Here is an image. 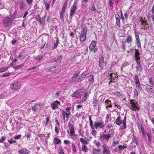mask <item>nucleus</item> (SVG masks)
Masks as SVG:
<instances>
[{
  "label": "nucleus",
  "instance_id": "obj_17",
  "mask_svg": "<svg viewBox=\"0 0 154 154\" xmlns=\"http://www.w3.org/2000/svg\"><path fill=\"white\" fill-rule=\"evenodd\" d=\"M41 106L42 105H41L35 104L34 106L32 108V109L33 111L34 112H36L37 110L40 109L41 107Z\"/></svg>",
  "mask_w": 154,
  "mask_h": 154
},
{
  "label": "nucleus",
  "instance_id": "obj_25",
  "mask_svg": "<svg viewBox=\"0 0 154 154\" xmlns=\"http://www.w3.org/2000/svg\"><path fill=\"white\" fill-rule=\"evenodd\" d=\"M62 57L61 56H59L55 57L54 59V61L59 63H60L61 61Z\"/></svg>",
  "mask_w": 154,
  "mask_h": 154
},
{
  "label": "nucleus",
  "instance_id": "obj_6",
  "mask_svg": "<svg viewBox=\"0 0 154 154\" xmlns=\"http://www.w3.org/2000/svg\"><path fill=\"white\" fill-rule=\"evenodd\" d=\"M140 21L141 22V26L144 29H147L149 28V25L147 23V21L145 19V18L143 19L142 17H141Z\"/></svg>",
  "mask_w": 154,
  "mask_h": 154
},
{
  "label": "nucleus",
  "instance_id": "obj_7",
  "mask_svg": "<svg viewBox=\"0 0 154 154\" xmlns=\"http://www.w3.org/2000/svg\"><path fill=\"white\" fill-rule=\"evenodd\" d=\"M106 125V124H104L103 122H96L94 124V129H97L98 128H103Z\"/></svg>",
  "mask_w": 154,
  "mask_h": 154
},
{
  "label": "nucleus",
  "instance_id": "obj_53",
  "mask_svg": "<svg viewBox=\"0 0 154 154\" xmlns=\"http://www.w3.org/2000/svg\"><path fill=\"white\" fill-rule=\"evenodd\" d=\"M8 142L10 144H12V143H16L17 141L16 140H13L12 139H11L8 140Z\"/></svg>",
  "mask_w": 154,
  "mask_h": 154
},
{
  "label": "nucleus",
  "instance_id": "obj_55",
  "mask_svg": "<svg viewBox=\"0 0 154 154\" xmlns=\"http://www.w3.org/2000/svg\"><path fill=\"white\" fill-rule=\"evenodd\" d=\"M7 69H8V67L7 68L5 67L2 68L0 69V71L2 72H4Z\"/></svg>",
  "mask_w": 154,
  "mask_h": 154
},
{
  "label": "nucleus",
  "instance_id": "obj_11",
  "mask_svg": "<svg viewBox=\"0 0 154 154\" xmlns=\"http://www.w3.org/2000/svg\"><path fill=\"white\" fill-rule=\"evenodd\" d=\"M102 148L103 149V154H109L110 153V152L109 150L108 147L106 144H103Z\"/></svg>",
  "mask_w": 154,
  "mask_h": 154
},
{
  "label": "nucleus",
  "instance_id": "obj_5",
  "mask_svg": "<svg viewBox=\"0 0 154 154\" xmlns=\"http://www.w3.org/2000/svg\"><path fill=\"white\" fill-rule=\"evenodd\" d=\"M134 33L135 38V43L138 48H140L141 47V42L139 38V33L135 31H134Z\"/></svg>",
  "mask_w": 154,
  "mask_h": 154
},
{
  "label": "nucleus",
  "instance_id": "obj_30",
  "mask_svg": "<svg viewBox=\"0 0 154 154\" xmlns=\"http://www.w3.org/2000/svg\"><path fill=\"white\" fill-rule=\"evenodd\" d=\"M89 10L91 11H96V9L94 5V4H91V6L89 7Z\"/></svg>",
  "mask_w": 154,
  "mask_h": 154
},
{
  "label": "nucleus",
  "instance_id": "obj_22",
  "mask_svg": "<svg viewBox=\"0 0 154 154\" xmlns=\"http://www.w3.org/2000/svg\"><path fill=\"white\" fill-rule=\"evenodd\" d=\"M86 38V35L81 33L80 35V40L81 42L85 41Z\"/></svg>",
  "mask_w": 154,
  "mask_h": 154
},
{
  "label": "nucleus",
  "instance_id": "obj_63",
  "mask_svg": "<svg viewBox=\"0 0 154 154\" xmlns=\"http://www.w3.org/2000/svg\"><path fill=\"white\" fill-rule=\"evenodd\" d=\"M21 137V135H18L17 136H16L14 137V139H18L20 138Z\"/></svg>",
  "mask_w": 154,
  "mask_h": 154
},
{
  "label": "nucleus",
  "instance_id": "obj_58",
  "mask_svg": "<svg viewBox=\"0 0 154 154\" xmlns=\"http://www.w3.org/2000/svg\"><path fill=\"white\" fill-rule=\"evenodd\" d=\"M55 131L56 133L58 134L59 133V130L58 129L57 126H56L55 127Z\"/></svg>",
  "mask_w": 154,
  "mask_h": 154
},
{
  "label": "nucleus",
  "instance_id": "obj_19",
  "mask_svg": "<svg viewBox=\"0 0 154 154\" xmlns=\"http://www.w3.org/2000/svg\"><path fill=\"white\" fill-rule=\"evenodd\" d=\"M26 5V4L24 1H20L19 2V7L21 9H23Z\"/></svg>",
  "mask_w": 154,
  "mask_h": 154
},
{
  "label": "nucleus",
  "instance_id": "obj_9",
  "mask_svg": "<svg viewBox=\"0 0 154 154\" xmlns=\"http://www.w3.org/2000/svg\"><path fill=\"white\" fill-rule=\"evenodd\" d=\"M12 20L9 18L6 17L3 20L4 25L5 27H8L11 23Z\"/></svg>",
  "mask_w": 154,
  "mask_h": 154
},
{
  "label": "nucleus",
  "instance_id": "obj_18",
  "mask_svg": "<svg viewBox=\"0 0 154 154\" xmlns=\"http://www.w3.org/2000/svg\"><path fill=\"white\" fill-rule=\"evenodd\" d=\"M136 62L137 63V66H136V68L137 70L140 72H141L143 68H142L141 65L140 63V60H137V61H136Z\"/></svg>",
  "mask_w": 154,
  "mask_h": 154
},
{
  "label": "nucleus",
  "instance_id": "obj_34",
  "mask_svg": "<svg viewBox=\"0 0 154 154\" xmlns=\"http://www.w3.org/2000/svg\"><path fill=\"white\" fill-rule=\"evenodd\" d=\"M68 127L70 130H72L74 129L73 126V124L71 122H69Z\"/></svg>",
  "mask_w": 154,
  "mask_h": 154
},
{
  "label": "nucleus",
  "instance_id": "obj_44",
  "mask_svg": "<svg viewBox=\"0 0 154 154\" xmlns=\"http://www.w3.org/2000/svg\"><path fill=\"white\" fill-rule=\"evenodd\" d=\"M58 153L60 154H65L61 147L59 148Z\"/></svg>",
  "mask_w": 154,
  "mask_h": 154
},
{
  "label": "nucleus",
  "instance_id": "obj_43",
  "mask_svg": "<svg viewBox=\"0 0 154 154\" xmlns=\"http://www.w3.org/2000/svg\"><path fill=\"white\" fill-rule=\"evenodd\" d=\"M72 150L74 152H76V148L75 146L73 143H72Z\"/></svg>",
  "mask_w": 154,
  "mask_h": 154
},
{
  "label": "nucleus",
  "instance_id": "obj_2",
  "mask_svg": "<svg viewBox=\"0 0 154 154\" xmlns=\"http://www.w3.org/2000/svg\"><path fill=\"white\" fill-rule=\"evenodd\" d=\"M21 84L20 82L14 81L10 85L11 89L13 91H16L21 88Z\"/></svg>",
  "mask_w": 154,
  "mask_h": 154
},
{
  "label": "nucleus",
  "instance_id": "obj_10",
  "mask_svg": "<svg viewBox=\"0 0 154 154\" xmlns=\"http://www.w3.org/2000/svg\"><path fill=\"white\" fill-rule=\"evenodd\" d=\"M60 104V103L57 101H56L51 104V106L53 109L55 110L58 108V105Z\"/></svg>",
  "mask_w": 154,
  "mask_h": 154
},
{
  "label": "nucleus",
  "instance_id": "obj_52",
  "mask_svg": "<svg viewBox=\"0 0 154 154\" xmlns=\"http://www.w3.org/2000/svg\"><path fill=\"white\" fill-rule=\"evenodd\" d=\"M56 69V67L55 66H52L50 68V70L52 72H54L55 71Z\"/></svg>",
  "mask_w": 154,
  "mask_h": 154
},
{
  "label": "nucleus",
  "instance_id": "obj_61",
  "mask_svg": "<svg viewBox=\"0 0 154 154\" xmlns=\"http://www.w3.org/2000/svg\"><path fill=\"white\" fill-rule=\"evenodd\" d=\"M66 6L65 5H63V6L62 8V10L60 12L64 13L65 11V10Z\"/></svg>",
  "mask_w": 154,
  "mask_h": 154
},
{
  "label": "nucleus",
  "instance_id": "obj_26",
  "mask_svg": "<svg viewBox=\"0 0 154 154\" xmlns=\"http://www.w3.org/2000/svg\"><path fill=\"white\" fill-rule=\"evenodd\" d=\"M61 142V141L57 137H55L54 138V143L55 144H58Z\"/></svg>",
  "mask_w": 154,
  "mask_h": 154
},
{
  "label": "nucleus",
  "instance_id": "obj_39",
  "mask_svg": "<svg viewBox=\"0 0 154 154\" xmlns=\"http://www.w3.org/2000/svg\"><path fill=\"white\" fill-rule=\"evenodd\" d=\"M88 80L90 82H93L94 81V77L93 75H91L89 77Z\"/></svg>",
  "mask_w": 154,
  "mask_h": 154
},
{
  "label": "nucleus",
  "instance_id": "obj_40",
  "mask_svg": "<svg viewBox=\"0 0 154 154\" xmlns=\"http://www.w3.org/2000/svg\"><path fill=\"white\" fill-rule=\"evenodd\" d=\"M87 30V27H85L83 28V31L81 32V33L86 35Z\"/></svg>",
  "mask_w": 154,
  "mask_h": 154
},
{
  "label": "nucleus",
  "instance_id": "obj_3",
  "mask_svg": "<svg viewBox=\"0 0 154 154\" xmlns=\"http://www.w3.org/2000/svg\"><path fill=\"white\" fill-rule=\"evenodd\" d=\"M130 109L133 111H136L137 110H139L140 109L138 107V104L137 102L133 99L131 100L130 101Z\"/></svg>",
  "mask_w": 154,
  "mask_h": 154
},
{
  "label": "nucleus",
  "instance_id": "obj_14",
  "mask_svg": "<svg viewBox=\"0 0 154 154\" xmlns=\"http://www.w3.org/2000/svg\"><path fill=\"white\" fill-rule=\"evenodd\" d=\"M19 153L21 154H29L30 152L25 148L21 149L18 151Z\"/></svg>",
  "mask_w": 154,
  "mask_h": 154
},
{
  "label": "nucleus",
  "instance_id": "obj_23",
  "mask_svg": "<svg viewBox=\"0 0 154 154\" xmlns=\"http://www.w3.org/2000/svg\"><path fill=\"white\" fill-rule=\"evenodd\" d=\"M97 42L94 41H92L89 47V49L92 48H95Z\"/></svg>",
  "mask_w": 154,
  "mask_h": 154
},
{
  "label": "nucleus",
  "instance_id": "obj_24",
  "mask_svg": "<svg viewBox=\"0 0 154 154\" xmlns=\"http://www.w3.org/2000/svg\"><path fill=\"white\" fill-rule=\"evenodd\" d=\"M125 41L128 43H131L132 41V37L131 36L128 35L125 39Z\"/></svg>",
  "mask_w": 154,
  "mask_h": 154
},
{
  "label": "nucleus",
  "instance_id": "obj_64",
  "mask_svg": "<svg viewBox=\"0 0 154 154\" xmlns=\"http://www.w3.org/2000/svg\"><path fill=\"white\" fill-rule=\"evenodd\" d=\"M61 91H57L55 94V95L57 97H58L59 95L60 94Z\"/></svg>",
  "mask_w": 154,
  "mask_h": 154
},
{
  "label": "nucleus",
  "instance_id": "obj_29",
  "mask_svg": "<svg viewBox=\"0 0 154 154\" xmlns=\"http://www.w3.org/2000/svg\"><path fill=\"white\" fill-rule=\"evenodd\" d=\"M89 122H90V125L91 127V128L92 129H94V125H93V121H92V120H91V116H89Z\"/></svg>",
  "mask_w": 154,
  "mask_h": 154
},
{
  "label": "nucleus",
  "instance_id": "obj_36",
  "mask_svg": "<svg viewBox=\"0 0 154 154\" xmlns=\"http://www.w3.org/2000/svg\"><path fill=\"white\" fill-rule=\"evenodd\" d=\"M100 149H94L93 153V154H97L98 153L100 152Z\"/></svg>",
  "mask_w": 154,
  "mask_h": 154
},
{
  "label": "nucleus",
  "instance_id": "obj_54",
  "mask_svg": "<svg viewBox=\"0 0 154 154\" xmlns=\"http://www.w3.org/2000/svg\"><path fill=\"white\" fill-rule=\"evenodd\" d=\"M10 75V73H5L2 75V76L3 77H8Z\"/></svg>",
  "mask_w": 154,
  "mask_h": 154
},
{
  "label": "nucleus",
  "instance_id": "obj_13",
  "mask_svg": "<svg viewBox=\"0 0 154 154\" xmlns=\"http://www.w3.org/2000/svg\"><path fill=\"white\" fill-rule=\"evenodd\" d=\"M35 18L37 21L40 22L41 23H43L45 20V18H41L40 17V16L38 14L35 16Z\"/></svg>",
  "mask_w": 154,
  "mask_h": 154
},
{
  "label": "nucleus",
  "instance_id": "obj_21",
  "mask_svg": "<svg viewBox=\"0 0 154 154\" xmlns=\"http://www.w3.org/2000/svg\"><path fill=\"white\" fill-rule=\"evenodd\" d=\"M80 94L79 91L76 90L72 95V97H74L77 98L79 97Z\"/></svg>",
  "mask_w": 154,
  "mask_h": 154
},
{
  "label": "nucleus",
  "instance_id": "obj_51",
  "mask_svg": "<svg viewBox=\"0 0 154 154\" xmlns=\"http://www.w3.org/2000/svg\"><path fill=\"white\" fill-rule=\"evenodd\" d=\"M64 14V13H62L60 12V19L61 20H63V14Z\"/></svg>",
  "mask_w": 154,
  "mask_h": 154
},
{
  "label": "nucleus",
  "instance_id": "obj_20",
  "mask_svg": "<svg viewBox=\"0 0 154 154\" xmlns=\"http://www.w3.org/2000/svg\"><path fill=\"white\" fill-rule=\"evenodd\" d=\"M145 90L147 91H149L150 92L153 93L154 91L153 89L151 87L150 85H147L146 88Z\"/></svg>",
  "mask_w": 154,
  "mask_h": 154
},
{
  "label": "nucleus",
  "instance_id": "obj_35",
  "mask_svg": "<svg viewBox=\"0 0 154 154\" xmlns=\"http://www.w3.org/2000/svg\"><path fill=\"white\" fill-rule=\"evenodd\" d=\"M80 140L81 143L84 144H88V142L86 140H85L82 138H80Z\"/></svg>",
  "mask_w": 154,
  "mask_h": 154
},
{
  "label": "nucleus",
  "instance_id": "obj_41",
  "mask_svg": "<svg viewBox=\"0 0 154 154\" xmlns=\"http://www.w3.org/2000/svg\"><path fill=\"white\" fill-rule=\"evenodd\" d=\"M110 102L111 101L108 100H106L105 101V105H106V106H107L110 105Z\"/></svg>",
  "mask_w": 154,
  "mask_h": 154
},
{
  "label": "nucleus",
  "instance_id": "obj_59",
  "mask_svg": "<svg viewBox=\"0 0 154 154\" xmlns=\"http://www.w3.org/2000/svg\"><path fill=\"white\" fill-rule=\"evenodd\" d=\"M90 50L93 51L94 53H96L97 51V49L95 48H92L90 49Z\"/></svg>",
  "mask_w": 154,
  "mask_h": 154
},
{
  "label": "nucleus",
  "instance_id": "obj_16",
  "mask_svg": "<svg viewBox=\"0 0 154 154\" xmlns=\"http://www.w3.org/2000/svg\"><path fill=\"white\" fill-rule=\"evenodd\" d=\"M104 63V58L102 56L99 59V65L101 69H102L103 67Z\"/></svg>",
  "mask_w": 154,
  "mask_h": 154
},
{
  "label": "nucleus",
  "instance_id": "obj_15",
  "mask_svg": "<svg viewBox=\"0 0 154 154\" xmlns=\"http://www.w3.org/2000/svg\"><path fill=\"white\" fill-rule=\"evenodd\" d=\"M135 51V60L137 61V60H140V53L138 50L134 49Z\"/></svg>",
  "mask_w": 154,
  "mask_h": 154
},
{
  "label": "nucleus",
  "instance_id": "obj_48",
  "mask_svg": "<svg viewBox=\"0 0 154 154\" xmlns=\"http://www.w3.org/2000/svg\"><path fill=\"white\" fill-rule=\"evenodd\" d=\"M152 16H153V14L152 15L150 13H149L147 15V17L148 19H149L151 18L152 20Z\"/></svg>",
  "mask_w": 154,
  "mask_h": 154
},
{
  "label": "nucleus",
  "instance_id": "obj_12",
  "mask_svg": "<svg viewBox=\"0 0 154 154\" xmlns=\"http://www.w3.org/2000/svg\"><path fill=\"white\" fill-rule=\"evenodd\" d=\"M115 17L116 19V23L117 26L119 27H120V17L118 14H117L115 15Z\"/></svg>",
  "mask_w": 154,
  "mask_h": 154
},
{
  "label": "nucleus",
  "instance_id": "obj_33",
  "mask_svg": "<svg viewBox=\"0 0 154 154\" xmlns=\"http://www.w3.org/2000/svg\"><path fill=\"white\" fill-rule=\"evenodd\" d=\"M134 139L133 140V142H134L137 145H138L139 144V142L138 138L135 136H134Z\"/></svg>",
  "mask_w": 154,
  "mask_h": 154
},
{
  "label": "nucleus",
  "instance_id": "obj_47",
  "mask_svg": "<svg viewBox=\"0 0 154 154\" xmlns=\"http://www.w3.org/2000/svg\"><path fill=\"white\" fill-rule=\"evenodd\" d=\"M42 58H43L42 56L40 55V56H38L36 58V59L37 61H40L41 60H42Z\"/></svg>",
  "mask_w": 154,
  "mask_h": 154
},
{
  "label": "nucleus",
  "instance_id": "obj_31",
  "mask_svg": "<svg viewBox=\"0 0 154 154\" xmlns=\"http://www.w3.org/2000/svg\"><path fill=\"white\" fill-rule=\"evenodd\" d=\"M88 147L85 145H83L82 146V149L83 152H86L87 151Z\"/></svg>",
  "mask_w": 154,
  "mask_h": 154
},
{
  "label": "nucleus",
  "instance_id": "obj_27",
  "mask_svg": "<svg viewBox=\"0 0 154 154\" xmlns=\"http://www.w3.org/2000/svg\"><path fill=\"white\" fill-rule=\"evenodd\" d=\"M24 65V63H22L20 65H16L14 66H13V67L14 69H18L22 67Z\"/></svg>",
  "mask_w": 154,
  "mask_h": 154
},
{
  "label": "nucleus",
  "instance_id": "obj_62",
  "mask_svg": "<svg viewBox=\"0 0 154 154\" xmlns=\"http://www.w3.org/2000/svg\"><path fill=\"white\" fill-rule=\"evenodd\" d=\"M137 85H136V87H138V88L140 89H141V87H140V83L139 82H137V83H135Z\"/></svg>",
  "mask_w": 154,
  "mask_h": 154
},
{
  "label": "nucleus",
  "instance_id": "obj_49",
  "mask_svg": "<svg viewBox=\"0 0 154 154\" xmlns=\"http://www.w3.org/2000/svg\"><path fill=\"white\" fill-rule=\"evenodd\" d=\"M58 43H59V40L57 39V40L56 41V43L54 44V48H57V47L58 45Z\"/></svg>",
  "mask_w": 154,
  "mask_h": 154
},
{
  "label": "nucleus",
  "instance_id": "obj_28",
  "mask_svg": "<svg viewBox=\"0 0 154 154\" xmlns=\"http://www.w3.org/2000/svg\"><path fill=\"white\" fill-rule=\"evenodd\" d=\"M88 94L87 93H85L83 94V96L82 99V102L85 101L87 99Z\"/></svg>",
  "mask_w": 154,
  "mask_h": 154
},
{
  "label": "nucleus",
  "instance_id": "obj_1",
  "mask_svg": "<svg viewBox=\"0 0 154 154\" xmlns=\"http://www.w3.org/2000/svg\"><path fill=\"white\" fill-rule=\"evenodd\" d=\"M126 117L125 116L123 120L122 121L121 120V118L120 116H119L116 119L115 122L117 125H120L122 123L123 125L121 126L122 129L124 130L126 128Z\"/></svg>",
  "mask_w": 154,
  "mask_h": 154
},
{
  "label": "nucleus",
  "instance_id": "obj_46",
  "mask_svg": "<svg viewBox=\"0 0 154 154\" xmlns=\"http://www.w3.org/2000/svg\"><path fill=\"white\" fill-rule=\"evenodd\" d=\"M27 4L29 5H32L33 0H26Z\"/></svg>",
  "mask_w": 154,
  "mask_h": 154
},
{
  "label": "nucleus",
  "instance_id": "obj_60",
  "mask_svg": "<svg viewBox=\"0 0 154 154\" xmlns=\"http://www.w3.org/2000/svg\"><path fill=\"white\" fill-rule=\"evenodd\" d=\"M64 143L66 145H68L70 143V142L67 140H65L64 141Z\"/></svg>",
  "mask_w": 154,
  "mask_h": 154
},
{
  "label": "nucleus",
  "instance_id": "obj_32",
  "mask_svg": "<svg viewBox=\"0 0 154 154\" xmlns=\"http://www.w3.org/2000/svg\"><path fill=\"white\" fill-rule=\"evenodd\" d=\"M44 4L46 7V9L48 10L50 8V3L49 2L48 3L47 2H45Z\"/></svg>",
  "mask_w": 154,
  "mask_h": 154
},
{
  "label": "nucleus",
  "instance_id": "obj_37",
  "mask_svg": "<svg viewBox=\"0 0 154 154\" xmlns=\"http://www.w3.org/2000/svg\"><path fill=\"white\" fill-rule=\"evenodd\" d=\"M134 79L135 82V83H137V82H139V79L138 76L137 75H134Z\"/></svg>",
  "mask_w": 154,
  "mask_h": 154
},
{
  "label": "nucleus",
  "instance_id": "obj_56",
  "mask_svg": "<svg viewBox=\"0 0 154 154\" xmlns=\"http://www.w3.org/2000/svg\"><path fill=\"white\" fill-rule=\"evenodd\" d=\"M96 133L97 131H96L94 129L92 130L91 134L93 136H95L96 135Z\"/></svg>",
  "mask_w": 154,
  "mask_h": 154
},
{
  "label": "nucleus",
  "instance_id": "obj_42",
  "mask_svg": "<svg viewBox=\"0 0 154 154\" xmlns=\"http://www.w3.org/2000/svg\"><path fill=\"white\" fill-rule=\"evenodd\" d=\"M79 80L78 78H71V81L72 82H78Z\"/></svg>",
  "mask_w": 154,
  "mask_h": 154
},
{
  "label": "nucleus",
  "instance_id": "obj_8",
  "mask_svg": "<svg viewBox=\"0 0 154 154\" xmlns=\"http://www.w3.org/2000/svg\"><path fill=\"white\" fill-rule=\"evenodd\" d=\"M112 134H100V139L102 140H106L107 141H108Z\"/></svg>",
  "mask_w": 154,
  "mask_h": 154
},
{
  "label": "nucleus",
  "instance_id": "obj_38",
  "mask_svg": "<svg viewBox=\"0 0 154 154\" xmlns=\"http://www.w3.org/2000/svg\"><path fill=\"white\" fill-rule=\"evenodd\" d=\"M138 95V93L136 89H134V98H137Z\"/></svg>",
  "mask_w": 154,
  "mask_h": 154
},
{
  "label": "nucleus",
  "instance_id": "obj_45",
  "mask_svg": "<svg viewBox=\"0 0 154 154\" xmlns=\"http://www.w3.org/2000/svg\"><path fill=\"white\" fill-rule=\"evenodd\" d=\"M79 76V74L77 73H75L73 74V76L72 77V78H78Z\"/></svg>",
  "mask_w": 154,
  "mask_h": 154
},
{
  "label": "nucleus",
  "instance_id": "obj_50",
  "mask_svg": "<svg viewBox=\"0 0 154 154\" xmlns=\"http://www.w3.org/2000/svg\"><path fill=\"white\" fill-rule=\"evenodd\" d=\"M127 146H122L121 145H119V148L121 150L123 149L124 148H126Z\"/></svg>",
  "mask_w": 154,
  "mask_h": 154
},
{
  "label": "nucleus",
  "instance_id": "obj_4",
  "mask_svg": "<svg viewBox=\"0 0 154 154\" xmlns=\"http://www.w3.org/2000/svg\"><path fill=\"white\" fill-rule=\"evenodd\" d=\"M77 2L75 1L73 5L71 6L69 13V17L72 18L73 16L76 12V11L77 9Z\"/></svg>",
  "mask_w": 154,
  "mask_h": 154
},
{
  "label": "nucleus",
  "instance_id": "obj_57",
  "mask_svg": "<svg viewBox=\"0 0 154 154\" xmlns=\"http://www.w3.org/2000/svg\"><path fill=\"white\" fill-rule=\"evenodd\" d=\"M5 140V137L4 136L2 137L0 139V142L2 143Z\"/></svg>",
  "mask_w": 154,
  "mask_h": 154
}]
</instances>
